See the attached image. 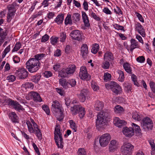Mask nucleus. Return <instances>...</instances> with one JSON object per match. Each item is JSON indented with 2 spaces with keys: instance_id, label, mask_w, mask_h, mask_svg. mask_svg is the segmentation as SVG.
<instances>
[{
  "instance_id": "obj_50",
  "label": "nucleus",
  "mask_w": 155,
  "mask_h": 155,
  "mask_svg": "<svg viewBox=\"0 0 155 155\" xmlns=\"http://www.w3.org/2000/svg\"><path fill=\"white\" fill-rule=\"evenodd\" d=\"M69 84L70 88L71 87H74L76 85V82L74 79H71L68 81Z\"/></svg>"
},
{
  "instance_id": "obj_44",
  "label": "nucleus",
  "mask_w": 155,
  "mask_h": 155,
  "mask_svg": "<svg viewBox=\"0 0 155 155\" xmlns=\"http://www.w3.org/2000/svg\"><path fill=\"white\" fill-rule=\"evenodd\" d=\"M66 38V35L65 32H63L61 33L59 37L60 41L61 42H64L65 41Z\"/></svg>"
},
{
  "instance_id": "obj_25",
  "label": "nucleus",
  "mask_w": 155,
  "mask_h": 155,
  "mask_svg": "<svg viewBox=\"0 0 155 155\" xmlns=\"http://www.w3.org/2000/svg\"><path fill=\"white\" fill-rule=\"evenodd\" d=\"M59 83L65 89L70 88L69 84L68 81H67L65 79L61 78L59 80Z\"/></svg>"
},
{
  "instance_id": "obj_27",
  "label": "nucleus",
  "mask_w": 155,
  "mask_h": 155,
  "mask_svg": "<svg viewBox=\"0 0 155 155\" xmlns=\"http://www.w3.org/2000/svg\"><path fill=\"white\" fill-rule=\"evenodd\" d=\"M104 105L103 102L99 101H97L95 102L94 107L96 110L99 111L103 109Z\"/></svg>"
},
{
  "instance_id": "obj_11",
  "label": "nucleus",
  "mask_w": 155,
  "mask_h": 155,
  "mask_svg": "<svg viewBox=\"0 0 155 155\" xmlns=\"http://www.w3.org/2000/svg\"><path fill=\"white\" fill-rule=\"evenodd\" d=\"M5 101L6 104L11 105L16 110L19 112L25 110L23 107L17 101L12 100L10 99L5 100Z\"/></svg>"
},
{
  "instance_id": "obj_55",
  "label": "nucleus",
  "mask_w": 155,
  "mask_h": 155,
  "mask_svg": "<svg viewBox=\"0 0 155 155\" xmlns=\"http://www.w3.org/2000/svg\"><path fill=\"white\" fill-rule=\"evenodd\" d=\"M105 61L104 62L103 64L102 67L104 69H107L110 66V63L107 61L105 60Z\"/></svg>"
},
{
  "instance_id": "obj_35",
  "label": "nucleus",
  "mask_w": 155,
  "mask_h": 155,
  "mask_svg": "<svg viewBox=\"0 0 155 155\" xmlns=\"http://www.w3.org/2000/svg\"><path fill=\"white\" fill-rule=\"evenodd\" d=\"M72 23L71 15L68 14L65 20V25H71Z\"/></svg>"
},
{
  "instance_id": "obj_14",
  "label": "nucleus",
  "mask_w": 155,
  "mask_h": 155,
  "mask_svg": "<svg viewBox=\"0 0 155 155\" xmlns=\"http://www.w3.org/2000/svg\"><path fill=\"white\" fill-rule=\"evenodd\" d=\"M79 75L80 78L82 80H88L91 78V76L88 73L87 69L85 66L81 67Z\"/></svg>"
},
{
  "instance_id": "obj_9",
  "label": "nucleus",
  "mask_w": 155,
  "mask_h": 155,
  "mask_svg": "<svg viewBox=\"0 0 155 155\" xmlns=\"http://www.w3.org/2000/svg\"><path fill=\"white\" fill-rule=\"evenodd\" d=\"M28 130L31 133H34L35 132V134L38 137V139L41 140L42 139V134L40 130L39 129L38 126L36 127H33L31 123L29 121L26 122Z\"/></svg>"
},
{
  "instance_id": "obj_6",
  "label": "nucleus",
  "mask_w": 155,
  "mask_h": 155,
  "mask_svg": "<svg viewBox=\"0 0 155 155\" xmlns=\"http://www.w3.org/2000/svg\"><path fill=\"white\" fill-rule=\"evenodd\" d=\"M105 86L106 88L107 89H111L117 95L121 94L122 92L121 87L118 84L114 81H111L110 83L106 84Z\"/></svg>"
},
{
  "instance_id": "obj_33",
  "label": "nucleus",
  "mask_w": 155,
  "mask_h": 155,
  "mask_svg": "<svg viewBox=\"0 0 155 155\" xmlns=\"http://www.w3.org/2000/svg\"><path fill=\"white\" fill-rule=\"evenodd\" d=\"M117 72L119 76L118 78L119 81L121 82H123L124 81V72L118 70Z\"/></svg>"
},
{
  "instance_id": "obj_39",
  "label": "nucleus",
  "mask_w": 155,
  "mask_h": 155,
  "mask_svg": "<svg viewBox=\"0 0 155 155\" xmlns=\"http://www.w3.org/2000/svg\"><path fill=\"white\" fill-rule=\"evenodd\" d=\"M73 20L76 22L79 21L81 19V16L78 13H74L72 16Z\"/></svg>"
},
{
  "instance_id": "obj_61",
  "label": "nucleus",
  "mask_w": 155,
  "mask_h": 155,
  "mask_svg": "<svg viewBox=\"0 0 155 155\" xmlns=\"http://www.w3.org/2000/svg\"><path fill=\"white\" fill-rule=\"evenodd\" d=\"M49 36L47 34H45L42 37L41 39V42H46L49 39Z\"/></svg>"
},
{
  "instance_id": "obj_1",
  "label": "nucleus",
  "mask_w": 155,
  "mask_h": 155,
  "mask_svg": "<svg viewBox=\"0 0 155 155\" xmlns=\"http://www.w3.org/2000/svg\"><path fill=\"white\" fill-rule=\"evenodd\" d=\"M51 110L57 119L61 121L64 118L63 110L61 104L57 101H54L51 106Z\"/></svg>"
},
{
  "instance_id": "obj_40",
  "label": "nucleus",
  "mask_w": 155,
  "mask_h": 155,
  "mask_svg": "<svg viewBox=\"0 0 155 155\" xmlns=\"http://www.w3.org/2000/svg\"><path fill=\"white\" fill-rule=\"evenodd\" d=\"M78 113L79 114V116L81 118H83L85 114V108L81 106L80 110L79 111Z\"/></svg>"
},
{
  "instance_id": "obj_23",
  "label": "nucleus",
  "mask_w": 155,
  "mask_h": 155,
  "mask_svg": "<svg viewBox=\"0 0 155 155\" xmlns=\"http://www.w3.org/2000/svg\"><path fill=\"white\" fill-rule=\"evenodd\" d=\"M130 50L132 52L134 49L139 47L138 42L135 39H131L130 40Z\"/></svg>"
},
{
  "instance_id": "obj_15",
  "label": "nucleus",
  "mask_w": 155,
  "mask_h": 155,
  "mask_svg": "<svg viewBox=\"0 0 155 155\" xmlns=\"http://www.w3.org/2000/svg\"><path fill=\"white\" fill-rule=\"evenodd\" d=\"M119 147V143L115 140L110 141L109 144V150L110 152H113L116 150Z\"/></svg>"
},
{
  "instance_id": "obj_56",
  "label": "nucleus",
  "mask_w": 155,
  "mask_h": 155,
  "mask_svg": "<svg viewBox=\"0 0 155 155\" xmlns=\"http://www.w3.org/2000/svg\"><path fill=\"white\" fill-rule=\"evenodd\" d=\"M137 61L140 63H143L145 61V58L143 56H139L136 59Z\"/></svg>"
},
{
  "instance_id": "obj_60",
  "label": "nucleus",
  "mask_w": 155,
  "mask_h": 155,
  "mask_svg": "<svg viewBox=\"0 0 155 155\" xmlns=\"http://www.w3.org/2000/svg\"><path fill=\"white\" fill-rule=\"evenodd\" d=\"M41 77L39 76H33L32 77V80L33 82L36 83L40 80Z\"/></svg>"
},
{
  "instance_id": "obj_58",
  "label": "nucleus",
  "mask_w": 155,
  "mask_h": 155,
  "mask_svg": "<svg viewBox=\"0 0 155 155\" xmlns=\"http://www.w3.org/2000/svg\"><path fill=\"white\" fill-rule=\"evenodd\" d=\"M132 80L134 84L137 86L138 83L137 81V77L134 74H132L131 75Z\"/></svg>"
},
{
  "instance_id": "obj_37",
  "label": "nucleus",
  "mask_w": 155,
  "mask_h": 155,
  "mask_svg": "<svg viewBox=\"0 0 155 155\" xmlns=\"http://www.w3.org/2000/svg\"><path fill=\"white\" fill-rule=\"evenodd\" d=\"M131 126L132 127V128L134 130H134L136 132L140 133L141 130L138 125L134 123H132Z\"/></svg>"
},
{
  "instance_id": "obj_53",
  "label": "nucleus",
  "mask_w": 155,
  "mask_h": 155,
  "mask_svg": "<svg viewBox=\"0 0 155 155\" xmlns=\"http://www.w3.org/2000/svg\"><path fill=\"white\" fill-rule=\"evenodd\" d=\"M111 75L108 73H104V80L107 81L110 79Z\"/></svg>"
},
{
  "instance_id": "obj_42",
  "label": "nucleus",
  "mask_w": 155,
  "mask_h": 155,
  "mask_svg": "<svg viewBox=\"0 0 155 155\" xmlns=\"http://www.w3.org/2000/svg\"><path fill=\"white\" fill-rule=\"evenodd\" d=\"M45 56V54L43 53H41L35 55L34 56V59L37 60L38 61H39V60L42 59Z\"/></svg>"
},
{
  "instance_id": "obj_17",
  "label": "nucleus",
  "mask_w": 155,
  "mask_h": 155,
  "mask_svg": "<svg viewBox=\"0 0 155 155\" xmlns=\"http://www.w3.org/2000/svg\"><path fill=\"white\" fill-rule=\"evenodd\" d=\"M135 30L137 31L143 37L145 36L144 29L143 26L139 23L137 22L135 24Z\"/></svg>"
},
{
  "instance_id": "obj_26",
  "label": "nucleus",
  "mask_w": 155,
  "mask_h": 155,
  "mask_svg": "<svg viewBox=\"0 0 155 155\" xmlns=\"http://www.w3.org/2000/svg\"><path fill=\"white\" fill-rule=\"evenodd\" d=\"M6 29L0 28V46L3 42V40L5 38L7 35Z\"/></svg>"
},
{
  "instance_id": "obj_38",
  "label": "nucleus",
  "mask_w": 155,
  "mask_h": 155,
  "mask_svg": "<svg viewBox=\"0 0 155 155\" xmlns=\"http://www.w3.org/2000/svg\"><path fill=\"white\" fill-rule=\"evenodd\" d=\"M99 48V45L97 44H95L93 45L91 49V51L94 54H95L98 51Z\"/></svg>"
},
{
  "instance_id": "obj_59",
  "label": "nucleus",
  "mask_w": 155,
  "mask_h": 155,
  "mask_svg": "<svg viewBox=\"0 0 155 155\" xmlns=\"http://www.w3.org/2000/svg\"><path fill=\"white\" fill-rule=\"evenodd\" d=\"M136 15L139 20L142 23H144V20L142 16L140 15V13L137 12L136 13Z\"/></svg>"
},
{
  "instance_id": "obj_30",
  "label": "nucleus",
  "mask_w": 155,
  "mask_h": 155,
  "mask_svg": "<svg viewBox=\"0 0 155 155\" xmlns=\"http://www.w3.org/2000/svg\"><path fill=\"white\" fill-rule=\"evenodd\" d=\"M114 59L112 54L108 51H107L104 55V60L110 61Z\"/></svg>"
},
{
  "instance_id": "obj_36",
  "label": "nucleus",
  "mask_w": 155,
  "mask_h": 155,
  "mask_svg": "<svg viewBox=\"0 0 155 155\" xmlns=\"http://www.w3.org/2000/svg\"><path fill=\"white\" fill-rule=\"evenodd\" d=\"M114 110L115 112L117 114L121 113L124 111L123 108L120 105L116 106L114 108Z\"/></svg>"
},
{
  "instance_id": "obj_22",
  "label": "nucleus",
  "mask_w": 155,
  "mask_h": 155,
  "mask_svg": "<svg viewBox=\"0 0 155 155\" xmlns=\"http://www.w3.org/2000/svg\"><path fill=\"white\" fill-rule=\"evenodd\" d=\"M88 53V47L86 44H83L81 48V54L84 58H85Z\"/></svg>"
},
{
  "instance_id": "obj_4",
  "label": "nucleus",
  "mask_w": 155,
  "mask_h": 155,
  "mask_svg": "<svg viewBox=\"0 0 155 155\" xmlns=\"http://www.w3.org/2000/svg\"><path fill=\"white\" fill-rule=\"evenodd\" d=\"M60 127L59 125H56L54 133V139L57 145L58 148H62L63 146L62 138V134L60 132Z\"/></svg>"
},
{
  "instance_id": "obj_41",
  "label": "nucleus",
  "mask_w": 155,
  "mask_h": 155,
  "mask_svg": "<svg viewBox=\"0 0 155 155\" xmlns=\"http://www.w3.org/2000/svg\"><path fill=\"white\" fill-rule=\"evenodd\" d=\"M90 15L91 17L97 21H99L101 20V18L99 16L93 12L90 13Z\"/></svg>"
},
{
  "instance_id": "obj_10",
  "label": "nucleus",
  "mask_w": 155,
  "mask_h": 155,
  "mask_svg": "<svg viewBox=\"0 0 155 155\" xmlns=\"http://www.w3.org/2000/svg\"><path fill=\"white\" fill-rule=\"evenodd\" d=\"M15 75L19 79H24L26 78L28 75V72L24 68H18L14 72Z\"/></svg>"
},
{
  "instance_id": "obj_28",
  "label": "nucleus",
  "mask_w": 155,
  "mask_h": 155,
  "mask_svg": "<svg viewBox=\"0 0 155 155\" xmlns=\"http://www.w3.org/2000/svg\"><path fill=\"white\" fill-rule=\"evenodd\" d=\"M81 106L79 105H76L71 108V110L72 114L75 115L78 114L79 111L80 110Z\"/></svg>"
},
{
  "instance_id": "obj_21",
  "label": "nucleus",
  "mask_w": 155,
  "mask_h": 155,
  "mask_svg": "<svg viewBox=\"0 0 155 155\" xmlns=\"http://www.w3.org/2000/svg\"><path fill=\"white\" fill-rule=\"evenodd\" d=\"M82 18L84 23L85 26L89 27L90 26L88 18L85 12L84 11L81 12Z\"/></svg>"
},
{
  "instance_id": "obj_52",
  "label": "nucleus",
  "mask_w": 155,
  "mask_h": 155,
  "mask_svg": "<svg viewBox=\"0 0 155 155\" xmlns=\"http://www.w3.org/2000/svg\"><path fill=\"white\" fill-rule=\"evenodd\" d=\"M58 38L57 37H52L51 38V43L53 45H55L57 42Z\"/></svg>"
},
{
  "instance_id": "obj_49",
  "label": "nucleus",
  "mask_w": 155,
  "mask_h": 155,
  "mask_svg": "<svg viewBox=\"0 0 155 155\" xmlns=\"http://www.w3.org/2000/svg\"><path fill=\"white\" fill-rule=\"evenodd\" d=\"M6 79L9 82H13L15 81L16 78L14 75L11 74L9 75L7 77Z\"/></svg>"
},
{
  "instance_id": "obj_2",
  "label": "nucleus",
  "mask_w": 155,
  "mask_h": 155,
  "mask_svg": "<svg viewBox=\"0 0 155 155\" xmlns=\"http://www.w3.org/2000/svg\"><path fill=\"white\" fill-rule=\"evenodd\" d=\"M26 68L31 73L36 72L40 68L41 63L33 58L29 59L26 62Z\"/></svg>"
},
{
  "instance_id": "obj_24",
  "label": "nucleus",
  "mask_w": 155,
  "mask_h": 155,
  "mask_svg": "<svg viewBox=\"0 0 155 155\" xmlns=\"http://www.w3.org/2000/svg\"><path fill=\"white\" fill-rule=\"evenodd\" d=\"M9 118L14 123L18 122V117L16 114L14 112H11L9 114Z\"/></svg>"
},
{
  "instance_id": "obj_47",
  "label": "nucleus",
  "mask_w": 155,
  "mask_h": 155,
  "mask_svg": "<svg viewBox=\"0 0 155 155\" xmlns=\"http://www.w3.org/2000/svg\"><path fill=\"white\" fill-rule=\"evenodd\" d=\"M91 83L92 88L94 91H97L99 90V87L97 84L95 82L92 81Z\"/></svg>"
},
{
  "instance_id": "obj_45",
  "label": "nucleus",
  "mask_w": 155,
  "mask_h": 155,
  "mask_svg": "<svg viewBox=\"0 0 155 155\" xmlns=\"http://www.w3.org/2000/svg\"><path fill=\"white\" fill-rule=\"evenodd\" d=\"M69 123L71 127L76 132L77 130V127L75 123L73 120H70Z\"/></svg>"
},
{
  "instance_id": "obj_3",
  "label": "nucleus",
  "mask_w": 155,
  "mask_h": 155,
  "mask_svg": "<svg viewBox=\"0 0 155 155\" xmlns=\"http://www.w3.org/2000/svg\"><path fill=\"white\" fill-rule=\"evenodd\" d=\"M109 115L108 112L102 111L99 113L97 116L96 120V126L98 128H100L105 125L107 118Z\"/></svg>"
},
{
  "instance_id": "obj_64",
  "label": "nucleus",
  "mask_w": 155,
  "mask_h": 155,
  "mask_svg": "<svg viewBox=\"0 0 155 155\" xmlns=\"http://www.w3.org/2000/svg\"><path fill=\"white\" fill-rule=\"evenodd\" d=\"M79 98L80 100V101L82 102H84L86 98V96H84L81 94H80L79 96Z\"/></svg>"
},
{
  "instance_id": "obj_19",
  "label": "nucleus",
  "mask_w": 155,
  "mask_h": 155,
  "mask_svg": "<svg viewBox=\"0 0 155 155\" xmlns=\"http://www.w3.org/2000/svg\"><path fill=\"white\" fill-rule=\"evenodd\" d=\"M113 123L115 126L119 127H120L127 124L126 122L124 120H120L117 117H115L114 118Z\"/></svg>"
},
{
  "instance_id": "obj_29",
  "label": "nucleus",
  "mask_w": 155,
  "mask_h": 155,
  "mask_svg": "<svg viewBox=\"0 0 155 155\" xmlns=\"http://www.w3.org/2000/svg\"><path fill=\"white\" fill-rule=\"evenodd\" d=\"M64 18V15L62 14H60L57 15L54 19V21L58 25H60L62 23Z\"/></svg>"
},
{
  "instance_id": "obj_34",
  "label": "nucleus",
  "mask_w": 155,
  "mask_h": 155,
  "mask_svg": "<svg viewBox=\"0 0 155 155\" xmlns=\"http://www.w3.org/2000/svg\"><path fill=\"white\" fill-rule=\"evenodd\" d=\"M22 87L24 88L25 89H32L34 87V85L31 82H27L22 84Z\"/></svg>"
},
{
  "instance_id": "obj_63",
  "label": "nucleus",
  "mask_w": 155,
  "mask_h": 155,
  "mask_svg": "<svg viewBox=\"0 0 155 155\" xmlns=\"http://www.w3.org/2000/svg\"><path fill=\"white\" fill-rule=\"evenodd\" d=\"M114 11L116 14L118 15L122 14V12L120 8L119 7L117 6L116 8H114Z\"/></svg>"
},
{
  "instance_id": "obj_20",
  "label": "nucleus",
  "mask_w": 155,
  "mask_h": 155,
  "mask_svg": "<svg viewBox=\"0 0 155 155\" xmlns=\"http://www.w3.org/2000/svg\"><path fill=\"white\" fill-rule=\"evenodd\" d=\"M30 96L32 97L33 101L35 102H39L42 101L39 94L36 92L32 91L30 93Z\"/></svg>"
},
{
  "instance_id": "obj_54",
  "label": "nucleus",
  "mask_w": 155,
  "mask_h": 155,
  "mask_svg": "<svg viewBox=\"0 0 155 155\" xmlns=\"http://www.w3.org/2000/svg\"><path fill=\"white\" fill-rule=\"evenodd\" d=\"M114 27L116 29L118 30H124V27L123 26L120 25H119L115 24L113 25Z\"/></svg>"
},
{
  "instance_id": "obj_57",
  "label": "nucleus",
  "mask_w": 155,
  "mask_h": 155,
  "mask_svg": "<svg viewBox=\"0 0 155 155\" xmlns=\"http://www.w3.org/2000/svg\"><path fill=\"white\" fill-rule=\"evenodd\" d=\"M148 142L150 145L152 150H155V144L153 140L150 139L148 140Z\"/></svg>"
},
{
  "instance_id": "obj_46",
  "label": "nucleus",
  "mask_w": 155,
  "mask_h": 155,
  "mask_svg": "<svg viewBox=\"0 0 155 155\" xmlns=\"http://www.w3.org/2000/svg\"><path fill=\"white\" fill-rule=\"evenodd\" d=\"M21 47V44L20 42H17L15 45V47L12 50L13 52L17 51L19 50Z\"/></svg>"
},
{
  "instance_id": "obj_8",
  "label": "nucleus",
  "mask_w": 155,
  "mask_h": 155,
  "mask_svg": "<svg viewBox=\"0 0 155 155\" xmlns=\"http://www.w3.org/2000/svg\"><path fill=\"white\" fill-rule=\"evenodd\" d=\"M134 146L130 143L125 142L121 148V152L123 155H131Z\"/></svg>"
},
{
  "instance_id": "obj_7",
  "label": "nucleus",
  "mask_w": 155,
  "mask_h": 155,
  "mask_svg": "<svg viewBox=\"0 0 155 155\" xmlns=\"http://www.w3.org/2000/svg\"><path fill=\"white\" fill-rule=\"evenodd\" d=\"M19 5L15 2H13L11 5H8L7 8L8 12L7 14V20L8 22H10L14 17L16 9L18 8Z\"/></svg>"
},
{
  "instance_id": "obj_32",
  "label": "nucleus",
  "mask_w": 155,
  "mask_h": 155,
  "mask_svg": "<svg viewBox=\"0 0 155 155\" xmlns=\"http://www.w3.org/2000/svg\"><path fill=\"white\" fill-rule=\"evenodd\" d=\"M123 67L125 70L128 73L131 74L132 68L130 64L126 62L124 63Z\"/></svg>"
},
{
  "instance_id": "obj_31",
  "label": "nucleus",
  "mask_w": 155,
  "mask_h": 155,
  "mask_svg": "<svg viewBox=\"0 0 155 155\" xmlns=\"http://www.w3.org/2000/svg\"><path fill=\"white\" fill-rule=\"evenodd\" d=\"M133 118L137 121L141 120L142 118L141 114L138 112L136 111L134 112L132 114Z\"/></svg>"
},
{
  "instance_id": "obj_13",
  "label": "nucleus",
  "mask_w": 155,
  "mask_h": 155,
  "mask_svg": "<svg viewBox=\"0 0 155 155\" xmlns=\"http://www.w3.org/2000/svg\"><path fill=\"white\" fill-rule=\"evenodd\" d=\"M110 135L108 133L102 135L100 138L99 143L100 145L103 147L107 146L110 139Z\"/></svg>"
},
{
  "instance_id": "obj_16",
  "label": "nucleus",
  "mask_w": 155,
  "mask_h": 155,
  "mask_svg": "<svg viewBox=\"0 0 155 155\" xmlns=\"http://www.w3.org/2000/svg\"><path fill=\"white\" fill-rule=\"evenodd\" d=\"M70 35L73 40L80 41L82 39L81 33L78 30L72 31L70 33Z\"/></svg>"
},
{
  "instance_id": "obj_51",
  "label": "nucleus",
  "mask_w": 155,
  "mask_h": 155,
  "mask_svg": "<svg viewBox=\"0 0 155 155\" xmlns=\"http://www.w3.org/2000/svg\"><path fill=\"white\" fill-rule=\"evenodd\" d=\"M42 108L46 114L49 115L50 114V111L48 107L46 105H44L42 106Z\"/></svg>"
},
{
  "instance_id": "obj_48",
  "label": "nucleus",
  "mask_w": 155,
  "mask_h": 155,
  "mask_svg": "<svg viewBox=\"0 0 155 155\" xmlns=\"http://www.w3.org/2000/svg\"><path fill=\"white\" fill-rule=\"evenodd\" d=\"M78 155H87L85 150L83 148H80L77 152Z\"/></svg>"
},
{
  "instance_id": "obj_62",
  "label": "nucleus",
  "mask_w": 155,
  "mask_h": 155,
  "mask_svg": "<svg viewBox=\"0 0 155 155\" xmlns=\"http://www.w3.org/2000/svg\"><path fill=\"white\" fill-rule=\"evenodd\" d=\"M44 76L47 78L51 77L52 75V73L50 71H45L44 73Z\"/></svg>"
},
{
  "instance_id": "obj_18",
  "label": "nucleus",
  "mask_w": 155,
  "mask_h": 155,
  "mask_svg": "<svg viewBox=\"0 0 155 155\" xmlns=\"http://www.w3.org/2000/svg\"><path fill=\"white\" fill-rule=\"evenodd\" d=\"M122 132L124 135L129 137H131L134 135V130L132 127H124L123 128Z\"/></svg>"
},
{
  "instance_id": "obj_12",
  "label": "nucleus",
  "mask_w": 155,
  "mask_h": 155,
  "mask_svg": "<svg viewBox=\"0 0 155 155\" xmlns=\"http://www.w3.org/2000/svg\"><path fill=\"white\" fill-rule=\"evenodd\" d=\"M142 127L145 130L151 129L153 126V124L151 120L148 117L144 118L141 123Z\"/></svg>"
},
{
  "instance_id": "obj_5",
  "label": "nucleus",
  "mask_w": 155,
  "mask_h": 155,
  "mask_svg": "<svg viewBox=\"0 0 155 155\" xmlns=\"http://www.w3.org/2000/svg\"><path fill=\"white\" fill-rule=\"evenodd\" d=\"M76 70V66L74 64L69 65L66 68H63L59 72L58 76L61 78H66L73 74Z\"/></svg>"
},
{
  "instance_id": "obj_43",
  "label": "nucleus",
  "mask_w": 155,
  "mask_h": 155,
  "mask_svg": "<svg viewBox=\"0 0 155 155\" xmlns=\"http://www.w3.org/2000/svg\"><path fill=\"white\" fill-rule=\"evenodd\" d=\"M132 85L131 84H127L124 86V90L126 92L131 91Z\"/></svg>"
}]
</instances>
